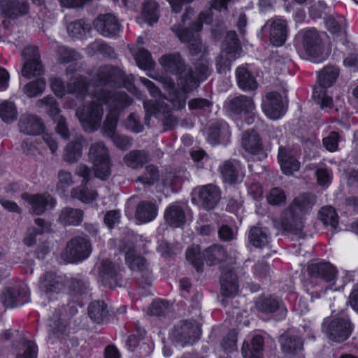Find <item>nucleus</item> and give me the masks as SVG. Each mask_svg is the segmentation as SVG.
<instances>
[{
  "mask_svg": "<svg viewBox=\"0 0 358 358\" xmlns=\"http://www.w3.org/2000/svg\"><path fill=\"white\" fill-rule=\"evenodd\" d=\"M315 176L317 184L327 188L330 185L332 180V174L331 171L327 167H319L316 169Z\"/></svg>",
  "mask_w": 358,
  "mask_h": 358,
  "instance_id": "680f3d73",
  "label": "nucleus"
},
{
  "mask_svg": "<svg viewBox=\"0 0 358 358\" xmlns=\"http://www.w3.org/2000/svg\"><path fill=\"white\" fill-rule=\"evenodd\" d=\"M22 57L24 61L22 75L24 77L31 78L43 73V66L36 47L29 46L25 48L22 52Z\"/></svg>",
  "mask_w": 358,
  "mask_h": 358,
  "instance_id": "2eb2a0df",
  "label": "nucleus"
},
{
  "mask_svg": "<svg viewBox=\"0 0 358 358\" xmlns=\"http://www.w3.org/2000/svg\"><path fill=\"white\" fill-rule=\"evenodd\" d=\"M302 43L306 53L311 57L313 62H321L324 59L322 55L320 40L317 32L313 29L304 31Z\"/></svg>",
  "mask_w": 358,
  "mask_h": 358,
  "instance_id": "f3484780",
  "label": "nucleus"
},
{
  "mask_svg": "<svg viewBox=\"0 0 358 358\" xmlns=\"http://www.w3.org/2000/svg\"><path fill=\"white\" fill-rule=\"evenodd\" d=\"M203 257L207 264H215L227 259L224 248L220 245H214L207 248L203 252Z\"/></svg>",
  "mask_w": 358,
  "mask_h": 358,
  "instance_id": "49530a36",
  "label": "nucleus"
},
{
  "mask_svg": "<svg viewBox=\"0 0 358 358\" xmlns=\"http://www.w3.org/2000/svg\"><path fill=\"white\" fill-rule=\"evenodd\" d=\"M38 108H43L57 124L56 131L63 138H68L69 131L65 118L60 115L61 110L57 101L52 96H45L36 102Z\"/></svg>",
  "mask_w": 358,
  "mask_h": 358,
  "instance_id": "9d476101",
  "label": "nucleus"
},
{
  "mask_svg": "<svg viewBox=\"0 0 358 358\" xmlns=\"http://www.w3.org/2000/svg\"><path fill=\"white\" fill-rule=\"evenodd\" d=\"M264 339L262 336L256 335L252 340V350L248 348V344H243L242 354L244 358H262L260 352L264 348Z\"/></svg>",
  "mask_w": 358,
  "mask_h": 358,
  "instance_id": "c03bdc74",
  "label": "nucleus"
},
{
  "mask_svg": "<svg viewBox=\"0 0 358 358\" xmlns=\"http://www.w3.org/2000/svg\"><path fill=\"white\" fill-rule=\"evenodd\" d=\"M199 246L194 245L188 248L186 252L187 260L196 268L197 271L201 270L203 266V260L204 259L203 254H201Z\"/></svg>",
  "mask_w": 358,
  "mask_h": 358,
  "instance_id": "864d4df0",
  "label": "nucleus"
},
{
  "mask_svg": "<svg viewBox=\"0 0 358 358\" xmlns=\"http://www.w3.org/2000/svg\"><path fill=\"white\" fill-rule=\"evenodd\" d=\"M159 62L166 71L180 75L177 83L180 92L171 94L169 99H159L143 103L146 115L157 117L168 114L171 110V105L176 110L183 108L187 98V94L196 88L209 74L208 65L203 63L196 66L194 72L185 71V63L178 53L165 55L159 58Z\"/></svg>",
  "mask_w": 358,
  "mask_h": 358,
  "instance_id": "f03ea898",
  "label": "nucleus"
},
{
  "mask_svg": "<svg viewBox=\"0 0 358 358\" xmlns=\"http://www.w3.org/2000/svg\"><path fill=\"white\" fill-rule=\"evenodd\" d=\"M0 8L5 17L12 18L24 15L28 11L27 3L20 1L0 0Z\"/></svg>",
  "mask_w": 358,
  "mask_h": 358,
  "instance_id": "cd10ccee",
  "label": "nucleus"
},
{
  "mask_svg": "<svg viewBox=\"0 0 358 358\" xmlns=\"http://www.w3.org/2000/svg\"><path fill=\"white\" fill-rule=\"evenodd\" d=\"M338 76V70L334 66L324 68L318 75V85L313 88V98L322 108L332 106V99L327 94L326 89L333 85Z\"/></svg>",
  "mask_w": 358,
  "mask_h": 358,
  "instance_id": "423d86ee",
  "label": "nucleus"
},
{
  "mask_svg": "<svg viewBox=\"0 0 358 358\" xmlns=\"http://www.w3.org/2000/svg\"><path fill=\"white\" fill-rule=\"evenodd\" d=\"M71 195L73 198L79 199L83 203H90L96 199L98 194L94 190L78 187L72 189Z\"/></svg>",
  "mask_w": 358,
  "mask_h": 358,
  "instance_id": "6e6d98bb",
  "label": "nucleus"
},
{
  "mask_svg": "<svg viewBox=\"0 0 358 358\" xmlns=\"http://www.w3.org/2000/svg\"><path fill=\"white\" fill-rule=\"evenodd\" d=\"M134 57L137 65L141 69L148 71L147 75L153 78L157 79L150 71L154 69L155 63L152 58L151 54L145 49L139 48L134 54Z\"/></svg>",
  "mask_w": 358,
  "mask_h": 358,
  "instance_id": "f704fd0d",
  "label": "nucleus"
},
{
  "mask_svg": "<svg viewBox=\"0 0 358 358\" xmlns=\"http://www.w3.org/2000/svg\"><path fill=\"white\" fill-rule=\"evenodd\" d=\"M88 157L92 164L96 177L105 180L110 174V161L109 151L104 143L96 142L91 145Z\"/></svg>",
  "mask_w": 358,
  "mask_h": 358,
  "instance_id": "0eeeda50",
  "label": "nucleus"
},
{
  "mask_svg": "<svg viewBox=\"0 0 358 358\" xmlns=\"http://www.w3.org/2000/svg\"><path fill=\"white\" fill-rule=\"evenodd\" d=\"M90 103L85 104L76 110V115L86 131L97 130L101 123L103 110L102 105L107 106L108 113L103 123V130L114 144L122 150L131 146V140L116 132L120 111L130 106L132 100L122 92H110L102 87L96 90Z\"/></svg>",
  "mask_w": 358,
  "mask_h": 358,
  "instance_id": "f257e3e1",
  "label": "nucleus"
},
{
  "mask_svg": "<svg viewBox=\"0 0 358 358\" xmlns=\"http://www.w3.org/2000/svg\"><path fill=\"white\" fill-rule=\"evenodd\" d=\"M159 4L153 0H145L143 3L141 17L149 25H152L159 20Z\"/></svg>",
  "mask_w": 358,
  "mask_h": 358,
  "instance_id": "4c0bfd02",
  "label": "nucleus"
},
{
  "mask_svg": "<svg viewBox=\"0 0 358 358\" xmlns=\"http://www.w3.org/2000/svg\"><path fill=\"white\" fill-rule=\"evenodd\" d=\"M76 312V309H71V310L67 312L66 308L62 307L59 308L58 312L54 314L52 323L50 324V327L52 329L53 334H56L57 336L62 334L65 331L67 321Z\"/></svg>",
  "mask_w": 358,
  "mask_h": 358,
  "instance_id": "c756f323",
  "label": "nucleus"
},
{
  "mask_svg": "<svg viewBox=\"0 0 358 358\" xmlns=\"http://www.w3.org/2000/svg\"><path fill=\"white\" fill-rule=\"evenodd\" d=\"M99 275L106 284L111 285L117 280V268L110 261H104L99 266Z\"/></svg>",
  "mask_w": 358,
  "mask_h": 358,
  "instance_id": "a19ab883",
  "label": "nucleus"
},
{
  "mask_svg": "<svg viewBox=\"0 0 358 358\" xmlns=\"http://www.w3.org/2000/svg\"><path fill=\"white\" fill-rule=\"evenodd\" d=\"M212 103L207 99L196 98L191 99L188 103L190 110H201L208 111L210 109Z\"/></svg>",
  "mask_w": 358,
  "mask_h": 358,
  "instance_id": "338daca9",
  "label": "nucleus"
},
{
  "mask_svg": "<svg viewBox=\"0 0 358 358\" xmlns=\"http://www.w3.org/2000/svg\"><path fill=\"white\" fill-rule=\"evenodd\" d=\"M83 215L80 210L65 208L62 210L59 220L64 225H78L82 221Z\"/></svg>",
  "mask_w": 358,
  "mask_h": 358,
  "instance_id": "a18cd8bd",
  "label": "nucleus"
},
{
  "mask_svg": "<svg viewBox=\"0 0 358 358\" xmlns=\"http://www.w3.org/2000/svg\"><path fill=\"white\" fill-rule=\"evenodd\" d=\"M58 182L56 189L61 193H64L72 184L73 180L71 173L61 170L57 175Z\"/></svg>",
  "mask_w": 358,
  "mask_h": 358,
  "instance_id": "e2e57ef3",
  "label": "nucleus"
},
{
  "mask_svg": "<svg viewBox=\"0 0 358 358\" xmlns=\"http://www.w3.org/2000/svg\"><path fill=\"white\" fill-rule=\"evenodd\" d=\"M262 31L269 35L270 41L273 45L282 46L287 38V22L285 20L275 16L266 21Z\"/></svg>",
  "mask_w": 358,
  "mask_h": 358,
  "instance_id": "ddd939ff",
  "label": "nucleus"
},
{
  "mask_svg": "<svg viewBox=\"0 0 358 358\" xmlns=\"http://www.w3.org/2000/svg\"><path fill=\"white\" fill-rule=\"evenodd\" d=\"M159 180V173L156 166L149 165L145 168V172L138 178V181L143 185H153Z\"/></svg>",
  "mask_w": 358,
  "mask_h": 358,
  "instance_id": "13d9d810",
  "label": "nucleus"
},
{
  "mask_svg": "<svg viewBox=\"0 0 358 358\" xmlns=\"http://www.w3.org/2000/svg\"><path fill=\"white\" fill-rule=\"evenodd\" d=\"M94 26L98 32L106 37L115 36L120 30L119 22L111 14L99 15L94 21Z\"/></svg>",
  "mask_w": 358,
  "mask_h": 358,
  "instance_id": "aec40b11",
  "label": "nucleus"
},
{
  "mask_svg": "<svg viewBox=\"0 0 358 358\" xmlns=\"http://www.w3.org/2000/svg\"><path fill=\"white\" fill-rule=\"evenodd\" d=\"M242 146L244 150L252 155H258L263 151V144L259 135L255 131H246L243 134Z\"/></svg>",
  "mask_w": 358,
  "mask_h": 358,
  "instance_id": "c85d7f7f",
  "label": "nucleus"
},
{
  "mask_svg": "<svg viewBox=\"0 0 358 358\" xmlns=\"http://www.w3.org/2000/svg\"><path fill=\"white\" fill-rule=\"evenodd\" d=\"M236 76L238 85L243 90H254L257 88L255 78L246 66L238 67Z\"/></svg>",
  "mask_w": 358,
  "mask_h": 358,
  "instance_id": "2f4dec72",
  "label": "nucleus"
},
{
  "mask_svg": "<svg viewBox=\"0 0 358 358\" xmlns=\"http://www.w3.org/2000/svg\"><path fill=\"white\" fill-rule=\"evenodd\" d=\"M66 30L71 37H78L90 30V26L83 20H77L69 24Z\"/></svg>",
  "mask_w": 358,
  "mask_h": 358,
  "instance_id": "4d7b16f0",
  "label": "nucleus"
},
{
  "mask_svg": "<svg viewBox=\"0 0 358 358\" xmlns=\"http://www.w3.org/2000/svg\"><path fill=\"white\" fill-rule=\"evenodd\" d=\"M45 87L46 83L44 78H39L26 84L23 87V92L27 96L34 97L41 94Z\"/></svg>",
  "mask_w": 358,
  "mask_h": 358,
  "instance_id": "603ef678",
  "label": "nucleus"
},
{
  "mask_svg": "<svg viewBox=\"0 0 358 358\" xmlns=\"http://www.w3.org/2000/svg\"><path fill=\"white\" fill-rule=\"evenodd\" d=\"M280 343L282 351L288 355H298L303 350V342L296 336H282L280 338Z\"/></svg>",
  "mask_w": 358,
  "mask_h": 358,
  "instance_id": "e433bc0d",
  "label": "nucleus"
},
{
  "mask_svg": "<svg viewBox=\"0 0 358 358\" xmlns=\"http://www.w3.org/2000/svg\"><path fill=\"white\" fill-rule=\"evenodd\" d=\"M108 313L107 305L103 301H94L89 306V316L97 323L102 322Z\"/></svg>",
  "mask_w": 358,
  "mask_h": 358,
  "instance_id": "09e8293b",
  "label": "nucleus"
},
{
  "mask_svg": "<svg viewBox=\"0 0 358 358\" xmlns=\"http://www.w3.org/2000/svg\"><path fill=\"white\" fill-rule=\"evenodd\" d=\"M222 179L225 182L234 184L243 180L244 166L236 160H227L219 167Z\"/></svg>",
  "mask_w": 358,
  "mask_h": 358,
  "instance_id": "6ab92c4d",
  "label": "nucleus"
},
{
  "mask_svg": "<svg viewBox=\"0 0 358 358\" xmlns=\"http://www.w3.org/2000/svg\"><path fill=\"white\" fill-rule=\"evenodd\" d=\"M125 261L133 271H143L146 268L145 260L142 257L136 255L133 247H129L125 252Z\"/></svg>",
  "mask_w": 358,
  "mask_h": 358,
  "instance_id": "de8ad7c7",
  "label": "nucleus"
},
{
  "mask_svg": "<svg viewBox=\"0 0 358 358\" xmlns=\"http://www.w3.org/2000/svg\"><path fill=\"white\" fill-rule=\"evenodd\" d=\"M231 135L229 127L226 122L215 123L210 128L208 137L211 144L221 143L227 141Z\"/></svg>",
  "mask_w": 358,
  "mask_h": 358,
  "instance_id": "72a5a7b5",
  "label": "nucleus"
},
{
  "mask_svg": "<svg viewBox=\"0 0 358 358\" xmlns=\"http://www.w3.org/2000/svg\"><path fill=\"white\" fill-rule=\"evenodd\" d=\"M239 50V44L235 31L227 33L222 44V52L216 61L217 71L226 73L230 69L231 63L236 59Z\"/></svg>",
  "mask_w": 358,
  "mask_h": 358,
  "instance_id": "1a4fd4ad",
  "label": "nucleus"
},
{
  "mask_svg": "<svg viewBox=\"0 0 358 358\" xmlns=\"http://www.w3.org/2000/svg\"><path fill=\"white\" fill-rule=\"evenodd\" d=\"M34 222L36 227L29 228L27 234L24 238V243L28 247L34 245L36 243V236L41 235L49 228L48 224L41 218L36 219Z\"/></svg>",
  "mask_w": 358,
  "mask_h": 358,
  "instance_id": "58836bf2",
  "label": "nucleus"
},
{
  "mask_svg": "<svg viewBox=\"0 0 358 358\" xmlns=\"http://www.w3.org/2000/svg\"><path fill=\"white\" fill-rule=\"evenodd\" d=\"M36 357L37 347L31 341L23 343L16 355V358H36Z\"/></svg>",
  "mask_w": 358,
  "mask_h": 358,
  "instance_id": "bf43d9fd",
  "label": "nucleus"
},
{
  "mask_svg": "<svg viewBox=\"0 0 358 358\" xmlns=\"http://www.w3.org/2000/svg\"><path fill=\"white\" fill-rule=\"evenodd\" d=\"M211 21L210 11L203 12L200 14L198 22L194 24L191 30L183 29L180 26H173L172 30L181 42L188 44L190 52L192 55H196L202 50V44L197 32L201 30L203 23L209 24Z\"/></svg>",
  "mask_w": 358,
  "mask_h": 358,
  "instance_id": "20e7f679",
  "label": "nucleus"
},
{
  "mask_svg": "<svg viewBox=\"0 0 358 358\" xmlns=\"http://www.w3.org/2000/svg\"><path fill=\"white\" fill-rule=\"evenodd\" d=\"M28 205L29 211L36 215H41L45 210L52 208L56 201L52 196L48 193L43 194H23L21 196Z\"/></svg>",
  "mask_w": 358,
  "mask_h": 358,
  "instance_id": "dca6fc26",
  "label": "nucleus"
},
{
  "mask_svg": "<svg viewBox=\"0 0 358 358\" xmlns=\"http://www.w3.org/2000/svg\"><path fill=\"white\" fill-rule=\"evenodd\" d=\"M307 271L310 276L320 278L325 282H334L336 276L335 267L327 262L310 263Z\"/></svg>",
  "mask_w": 358,
  "mask_h": 358,
  "instance_id": "5701e85b",
  "label": "nucleus"
},
{
  "mask_svg": "<svg viewBox=\"0 0 358 358\" xmlns=\"http://www.w3.org/2000/svg\"><path fill=\"white\" fill-rule=\"evenodd\" d=\"M149 160V156L145 151L133 150L128 152L124 157V163L129 167L137 168Z\"/></svg>",
  "mask_w": 358,
  "mask_h": 358,
  "instance_id": "8fccbe9b",
  "label": "nucleus"
},
{
  "mask_svg": "<svg viewBox=\"0 0 358 358\" xmlns=\"http://www.w3.org/2000/svg\"><path fill=\"white\" fill-rule=\"evenodd\" d=\"M20 131L27 135H38L44 130L42 121L36 115L24 114L19 123Z\"/></svg>",
  "mask_w": 358,
  "mask_h": 358,
  "instance_id": "b1692460",
  "label": "nucleus"
},
{
  "mask_svg": "<svg viewBox=\"0 0 358 358\" xmlns=\"http://www.w3.org/2000/svg\"><path fill=\"white\" fill-rule=\"evenodd\" d=\"M327 320L322 323V329L329 339L335 342L345 341L350 337L352 331V325L347 319L336 318L329 324H327Z\"/></svg>",
  "mask_w": 358,
  "mask_h": 358,
  "instance_id": "f8f14e48",
  "label": "nucleus"
},
{
  "mask_svg": "<svg viewBox=\"0 0 358 358\" xmlns=\"http://www.w3.org/2000/svg\"><path fill=\"white\" fill-rule=\"evenodd\" d=\"M80 55L73 50L61 46L57 49V59L60 63H69L77 60Z\"/></svg>",
  "mask_w": 358,
  "mask_h": 358,
  "instance_id": "052dcab7",
  "label": "nucleus"
},
{
  "mask_svg": "<svg viewBox=\"0 0 358 358\" xmlns=\"http://www.w3.org/2000/svg\"><path fill=\"white\" fill-rule=\"evenodd\" d=\"M52 90L58 97H63L66 94H74L76 97L83 99L87 90L85 79L78 76L76 73L69 78V83L64 85L63 80L58 77H52L50 80Z\"/></svg>",
  "mask_w": 358,
  "mask_h": 358,
  "instance_id": "6e6552de",
  "label": "nucleus"
},
{
  "mask_svg": "<svg viewBox=\"0 0 358 358\" xmlns=\"http://www.w3.org/2000/svg\"><path fill=\"white\" fill-rule=\"evenodd\" d=\"M29 292L23 285L17 289L7 288L2 294L1 301L6 307H15L28 301Z\"/></svg>",
  "mask_w": 358,
  "mask_h": 358,
  "instance_id": "4be33fe9",
  "label": "nucleus"
},
{
  "mask_svg": "<svg viewBox=\"0 0 358 358\" xmlns=\"http://www.w3.org/2000/svg\"><path fill=\"white\" fill-rule=\"evenodd\" d=\"M231 111L238 115H253L255 106L251 97L240 95L232 99L229 103Z\"/></svg>",
  "mask_w": 358,
  "mask_h": 358,
  "instance_id": "a878e982",
  "label": "nucleus"
},
{
  "mask_svg": "<svg viewBox=\"0 0 358 358\" xmlns=\"http://www.w3.org/2000/svg\"><path fill=\"white\" fill-rule=\"evenodd\" d=\"M249 241L256 248H262L269 241V236L266 228L253 227L249 233Z\"/></svg>",
  "mask_w": 358,
  "mask_h": 358,
  "instance_id": "ea45409f",
  "label": "nucleus"
},
{
  "mask_svg": "<svg viewBox=\"0 0 358 358\" xmlns=\"http://www.w3.org/2000/svg\"><path fill=\"white\" fill-rule=\"evenodd\" d=\"M327 29L334 34L340 36H345V29L347 26L346 20L341 15L328 16L325 18Z\"/></svg>",
  "mask_w": 358,
  "mask_h": 358,
  "instance_id": "37998d69",
  "label": "nucleus"
},
{
  "mask_svg": "<svg viewBox=\"0 0 358 358\" xmlns=\"http://www.w3.org/2000/svg\"><path fill=\"white\" fill-rule=\"evenodd\" d=\"M262 106L265 115L272 120H277L285 113L282 96L278 92L268 93L263 99Z\"/></svg>",
  "mask_w": 358,
  "mask_h": 358,
  "instance_id": "a211bd4d",
  "label": "nucleus"
},
{
  "mask_svg": "<svg viewBox=\"0 0 358 358\" xmlns=\"http://www.w3.org/2000/svg\"><path fill=\"white\" fill-rule=\"evenodd\" d=\"M222 294L228 298H233L238 293V283L236 274L231 270L222 273L221 278Z\"/></svg>",
  "mask_w": 358,
  "mask_h": 358,
  "instance_id": "bb28decb",
  "label": "nucleus"
},
{
  "mask_svg": "<svg viewBox=\"0 0 358 358\" xmlns=\"http://www.w3.org/2000/svg\"><path fill=\"white\" fill-rule=\"evenodd\" d=\"M286 196L284 191L279 187L272 188L266 195L268 203L273 206L280 205L285 201Z\"/></svg>",
  "mask_w": 358,
  "mask_h": 358,
  "instance_id": "0e129e2a",
  "label": "nucleus"
},
{
  "mask_svg": "<svg viewBox=\"0 0 358 358\" xmlns=\"http://www.w3.org/2000/svg\"><path fill=\"white\" fill-rule=\"evenodd\" d=\"M164 218L169 224L175 227H180L185 222L184 210L178 204H172L166 208Z\"/></svg>",
  "mask_w": 358,
  "mask_h": 358,
  "instance_id": "473e14b6",
  "label": "nucleus"
},
{
  "mask_svg": "<svg viewBox=\"0 0 358 358\" xmlns=\"http://www.w3.org/2000/svg\"><path fill=\"white\" fill-rule=\"evenodd\" d=\"M220 197L219 189L214 185H208L196 188L192 192V201L205 210L213 209Z\"/></svg>",
  "mask_w": 358,
  "mask_h": 358,
  "instance_id": "4468645a",
  "label": "nucleus"
},
{
  "mask_svg": "<svg viewBox=\"0 0 358 358\" xmlns=\"http://www.w3.org/2000/svg\"><path fill=\"white\" fill-rule=\"evenodd\" d=\"M157 214V209L153 203L142 201L136 208V217L140 222L145 223L154 220Z\"/></svg>",
  "mask_w": 358,
  "mask_h": 358,
  "instance_id": "c9c22d12",
  "label": "nucleus"
},
{
  "mask_svg": "<svg viewBox=\"0 0 358 358\" xmlns=\"http://www.w3.org/2000/svg\"><path fill=\"white\" fill-rule=\"evenodd\" d=\"M133 82V76H127L120 69L110 66L100 67L94 78V84L122 85L134 93L137 90L134 86Z\"/></svg>",
  "mask_w": 358,
  "mask_h": 358,
  "instance_id": "39448f33",
  "label": "nucleus"
},
{
  "mask_svg": "<svg viewBox=\"0 0 358 358\" xmlns=\"http://www.w3.org/2000/svg\"><path fill=\"white\" fill-rule=\"evenodd\" d=\"M64 287V278L54 272L45 273L40 278L39 288L48 296L61 292Z\"/></svg>",
  "mask_w": 358,
  "mask_h": 358,
  "instance_id": "412c9836",
  "label": "nucleus"
},
{
  "mask_svg": "<svg viewBox=\"0 0 358 358\" xmlns=\"http://www.w3.org/2000/svg\"><path fill=\"white\" fill-rule=\"evenodd\" d=\"M17 110L14 103L3 101L0 103V117L6 123H11L17 119Z\"/></svg>",
  "mask_w": 358,
  "mask_h": 358,
  "instance_id": "3c124183",
  "label": "nucleus"
},
{
  "mask_svg": "<svg viewBox=\"0 0 358 358\" xmlns=\"http://www.w3.org/2000/svg\"><path fill=\"white\" fill-rule=\"evenodd\" d=\"M278 158L280 168L285 174L290 175L299 169L300 163L295 158L292 151L290 150L280 146L279 148Z\"/></svg>",
  "mask_w": 358,
  "mask_h": 358,
  "instance_id": "393cba45",
  "label": "nucleus"
},
{
  "mask_svg": "<svg viewBox=\"0 0 358 358\" xmlns=\"http://www.w3.org/2000/svg\"><path fill=\"white\" fill-rule=\"evenodd\" d=\"M319 217L326 225L335 228L338 224V215L334 208L331 206L322 208L319 212Z\"/></svg>",
  "mask_w": 358,
  "mask_h": 358,
  "instance_id": "5fc2aeb1",
  "label": "nucleus"
},
{
  "mask_svg": "<svg viewBox=\"0 0 358 358\" xmlns=\"http://www.w3.org/2000/svg\"><path fill=\"white\" fill-rule=\"evenodd\" d=\"M315 203V198L312 194L297 196L283 212L280 219L275 221V226L285 231L301 234L303 229L301 213L310 210Z\"/></svg>",
  "mask_w": 358,
  "mask_h": 358,
  "instance_id": "7ed1b4c3",
  "label": "nucleus"
},
{
  "mask_svg": "<svg viewBox=\"0 0 358 358\" xmlns=\"http://www.w3.org/2000/svg\"><path fill=\"white\" fill-rule=\"evenodd\" d=\"M83 140L81 136L78 137L66 145L64 155V160L75 162L80 159L82 155Z\"/></svg>",
  "mask_w": 358,
  "mask_h": 358,
  "instance_id": "79ce46f5",
  "label": "nucleus"
},
{
  "mask_svg": "<svg viewBox=\"0 0 358 358\" xmlns=\"http://www.w3.org/2000/svg\"><path fill=\"white\" fill-rule=\"evenodd\" d=\"M169 304L162 300L155 301L150 306L148 310V313L150 315H162L169 310Z\"/></svg>",
  "mask_w": 358,
  "mask_h": 358,
  "instance_id": "69168bd1",
  "label": "nucleus"
},
{
  "mask_svg": "<svg viewBox=\"0 0 358 358\" xmlns=\"http://www.w3.org/2000/svg\"><path fill=\"white\" fill-rule=\"evenodd\" d=\"M125 127L135 133H139L143 131V126L139 120V117L135 114L131 113L125 122Z\"/></svg>",
  "mask_w": 358,
  "mask_h": 358,
  "instance_id": "774afa93",
  "label": "nucleus"
},
{
  "mask_svg": "<svg viewBox=\"0 0 358 358\" xmlns=\"http://www.w3.org/2000/svg\"><path fill=\"white\" fill-rule=\"evenodd\" d=\"M92 251L89 241L83 237L72 238L62 254V257L69 263H73L87 259Z\"/></svg>",
  "mask_w": 358,
  "mask_h": 358,
  "instance_id": "9b49d317",
  "label": "nucleus"
},
{
  "mask_svg": "<svg viewBox=\"0 0 358 358\" xmlns=\"http://www.w3.org/2000/svg\"><path fill=\"white\" fill-rule=\"evenodd\" d=\"M256 307L258 310L264 313H272L278 310L281 317H284L286 315V309L281 306L279 301L271 297L261 296L256 301Z\"/></svg>",
  "mask_w": 358,
  "mask_h": 358,
  "instance_id": "7c9ffc66",
  "label": "nucleus"
}]
</instances>
